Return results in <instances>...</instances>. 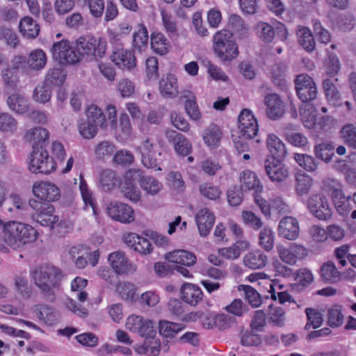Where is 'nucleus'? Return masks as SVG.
Here are the masks:
<instances>
[{"label": "nucleus", "mask_w": 356, "mask_h": 356, "mask_svg": "<svg viewBox=\"0 0 356 356\" xmlns=\"http://www.w3.org/2000/svg\"><path fill=\"white\" fill-rule=\"evenodd\" d=\"M36 238L37 232L32 226L19 221H8L3 226V241L5 245H0V251L9 252V248L13 250H21L26 244L35 241Z\"/></svg>", "instance_id": "nucleus-1"}, {"label": "nucleus", "mask_w": 356, "mask_h": 356, "mask_svg": "<svg viewBox=\"0 0 356 356\" xmlns=\"http://www.w3.org/2000/svg\"><path fill=\"white\" fill-rule=\"evenodd\" d=\"M31 277L43 298L54 302L63 277L62 271L56 266L44 264L31 270Z\"/></svg>", "instance_id": "nucleus-2"}, {"label": "nucleus", "mask_w": 356, "mask_h": 356, "mask_svg": "<svg viewBox=\"0 0 356 356\" xmlns=\"http://www.w3.org/2000/svg\"><path fill=\"white\" fill-rule=\"evenodd\" d=\"M213 49L217 56L223 61L232 60L238 55V45L233 33L227 29H222L214 34Z\"/></svg>", "instance_id": "nucleus-3"}, {"label": "nucleus", "mask_w": 356, "mask_h": 356, "mask_svg": "<svg viewBox=\"0 0 356 356\" xmlns=\"http://www.w3.org/2000/svg\"><path fill=\"white\" fill-rule=\"evenodd\" d=\"M29 169L32 173L49 174L56 168V163L45 147L33 145L29 157Z\"/></svg>", "instance_id": "nucleus-4"}, {"label": "nucleus", "mask_w": 356, "mask_h": 356, "mask_svg": "<svg viewBox=\"0 0 356 356\" xmlns=\"http://www.w3.org/2000/svg\"><path fill=\"white\" fill-rule=\"evenodd\" d=\"M29 205L35 211L31 218L42 226L54 227L58 221V216L54 214V207L49 203L42 202L36 200H30Z\"/></svg>", "instance_id": "nucleus-5"}, {"label": "nucleus", "mask_w": 356, "mask_h": 356, "mask_svg": "<svg viewBox=\"0 0 356 356\" xmlns=\"http://www.w3.org/2000/svg\"><path fill=\"white\" fill-rule=\"evenodd\" d=\"M77 48L81 51V54H86L97 60L102 58L106 53V42L102 38H95L92 35L80 37L76 40Z\"/></svg>", "instance_id": "nucleus-6"}, {"label": "nucleus", "mask_w": 356, "mask_h": 356, "mask_svg": "<svg viewBox=\"0 0 356 356\" xmlns=\"http://www.w3.org/2000/svg\"><path fill=\"white\" fill-rule=\"evenodd\" d=\"M50 51L53 59L60 64H74L81 60L80 54L72 49L67 40L55 42Z\"/></svg>", "instance_id": "nucleus-7"}, {"label": "nucleus", "mask_w": 356, "mask_h": 356, "mask_svg": "<svg viewBox=\"0 0 356 356\" xmlns=\"http://www.w3.org/2000/svg\"><path fill=\"white\" fill-rule=\"evenodd\" d=\"M126 328L145 339H153L156 334L155 323L140 316L131 315L126 322Z\"/></svg>", "instance_id": "nucleus-8"}, {"label": "nucleus", "mask_w": 356, "mask_h": 356, "mask_svg": "<svg viewBox=\"0 0 356 356\" xmlns=\"http://www.w3.org/2000/svg\"><path fill=\"white\" fill-rule=\"evenodd\" d=\"M140 177V170L131 169L128 170L120 185L121 192L123 195L130 201L136 202L140 198V191L136 186L138 179Z\"/></svg>", "instance_id": "nucleus-9"}, {"label": "nucleus", "mask_w": 356, "mask_h": 356, "mask_svg": "<svg viewBox=\"0 0 356 356\" xmlns=\"http://www.w3.org/2000/svg\"><path fill=\"white\" fill-rule=\"evenodd\" d=\"M108 215L113 220L129 224L135 220V212L131 207L120 202H111L106 207Z\"/></svg>", "instance_id": "nucleus-10"}, {"label": "nucleus", "mask_w": 356, "mask_h": 356, "mask_svg": "<svg viewBox=\"0 0 356 356\" xmlns=\"http://www.w3.org/2000/svg\"><path fill=\"white\" fill-rule=\"evenodd\" d=\"M282 159L266 158L264 161L266 175L273 182H281L289 177V169L282 162Z\"/></svg>", "instance_id": "nucleus-11"}, {"label": "nucleus", "mask_w": 356, "mask_h": 356, "mask_svg": "<svg viewBox=\"0 0 356 356\" xmlns=\"http://www.w3.org/2000/svg\"><path fill=\"white\" fill-rule=\"evenodd\" d=\"M297 95L302 102L300 106V115L304 125L310 129L312 127V86L296 88Z\"/></svg>", "instance_id": "nucleus-12"}, {"label": "nucleus", "mask_w": 356, "mask_h": 356, "mask_svg": "<svg viewBox=\"0 0 356 356\" xmlns=\"http://www.w3.org/2000/svg\"><path fill=\"white\" fill-rule=\"evenodd\" d=\"M266 115L273 120H278L285 113L284 103L276 93L267 94L264 97Z\"/></svg>", "instance_id": "nucleus-13"}, {"label": "nucleus", "mask_w": 356, "mask_h": 356, "mask_svg": "<svg viewBox=\"0 0 356 356\" xmlns=\"http://www.w3.org/2000/svg\"><path fill=\"white\" fill-rule=\"evenodd\" d=\"M33 193L35 197L49 203L58 199L60 190L54 184L49 182L35 183L32 187Z\"/></svg>", "instance_id": "nucleus-14"}, {"label": "nucleus", "mask_w": 356, "mask_h": 356, "mask_svg": "<svg viewBox=\"0 0 356 356\" xmlns=\"http://www.w3.org/2000/svg\"><path fill=\"white\" fill-rule=\"evenodd\" d=\"M165 136L168 140L173 144L174 149L179 155L186 156L191 153L192 145L183 134L175 130H168L165 133Z\"/></svg>", "instance_id": "nucleus-15"}, {"label": "nucleus", "mask_w": 356, "mask_h": 356, "mask_svg": "<svg viewBox=\"0 0 356 356\" xmlns=\"http://www.w3.org/2000/svg\"><path fill=\"white\" fill-rule=\"evenodd\" d=\"M124 242L129 247L140 254H149L153 250L152 245L148 239L135 233H129L125 235Z\"/></svg>", "instance_id": "nucleus-16"}, {"label": "nucleus", "mask_w": 356, "mask_h": 356, "mask_svg": "<svg viewBox=\"0 0 356 356\" xmlns=\"http://www.w3.org/2000/svg\"><path fill=\"white\" fill-rule=\"evenodd\" d=\"M111 60L122 68L129 70L134 68L136 65L134 53L122 47H115L111 56Z\"/></svg>", "instance_id": "nucleus-17"}, {"label": "nucleus", "mask_w": 356, "mask_h": 356, "mask_svg": "<svg viewBox=\"0 0 356 356\" xmlns=\"http://www.w3.org/2000/svg\"><path fill=\"white\" fill-rule=\"evenodd\" d=\"M195 222L200 235L205 237L210 233L214 225L215 216L209 209L203 208L197 213Z\"/></svg>", "instance_id": "nucleus-18"}, {"label": "nucleus", "mask_w": 356, "mask_h": 356, "mask_svg": "<svg viewBox=\"0 0 356 356\" xmlns=\"http://www.w3.org/2000/svg\"><path fill=\"white\" fill-rule=\"evenodd\" d=\"M297 128L293 123H285L281 127V130L288 143L295 147H305L308 143V140L302 134L297 132Z\"/></svg>", "instance_id": "nucleus-19"}, {"label": "nucleus", "mask_w": 356, "mask_h": 356, "mask_svg": "<svg viewBox=\"0 0 356 356\" xmlns=\"http://www.w3.org/2000/svg\"><path fill=\"white\" fill-rule=\"evenodd\" d=\"M279 235L288 240H295L299 236V225L297 220L292 216L283 218L278 226Z\"/></svg>", "instance_id": "nucleus-20"}, {"label": "nucleus", "mask_w": 356, "mask_h": 356, "mask_svg": "<svg viewBox=\"0 0 356 356\" xmlns=\"http://www.w3.org/2000/svg\"><path fill=\"white\" fill-rule=\"evenodd\" d=\"M159 91L164 98H175L179 93L177 79L174 74L163 75L159 81Z\"/></svg>", "instance_id": "nucleus-21"}, {"label": "nucleus", "mask_w": 356, "mask_h": 356, "mask_svg": "<svg viewBox=\"0 0 356 356\" xmlns=\"http://www.w3.org/2000/svg\"><path fill=\"white\" fill-rule=\"evenodd\" d=\"M165 258L173 265L193 266L196 263V256L184 250H176L165 254Z\"/></svg>", "instance_id": "nucleus-22"}, {"label": "nucleus", "mask_w": 356, "mask_h": 356, "mask_svg": "<svg viewBox=\"0 0 356 356\" xmlns=\"http://www.w3.org/2000/svg\"><path fill=\"white\" fill-rule=\"evenodd\" d=\"M288 67L284 62H277L271 66L270 79L273 84L281 90L288 88L286 72Z\"/></svg>", "instance_id": "nucleus-23"}, {"label": "nucleus", "mask_w": 356, "mask_h": 356, "mask_svg": "<svg viewBox=\"0 0 356 356\" xmlns=\"http://www.w3.org/2000/svg\"><path fill=\"white\" fill-rule=\"evenodd\" d=\"M321 280L327 284H337L342 280V273L339 271L334 263L328 261L322 264L320 268Z\"/></svg>", "instance_id": "nucleus-24"}, {"label": "nucleus", "mask_w": 356, "mask_h": 356, "mask_svg": "<svg viewBox=\"0 0 356 356\" xmlns=\"http://www.w3.org/2000/svg\"><path fill=\"white\" fill-rule=\"evenodd\" d=\"M266 146L270 154L266 158L283 159L287 154L285 145L274 134H270L268 135Z\"/></svg>", "instance_id": "nucleus-25"}, {"label": "nucleus", "mask_w": 356, "mask_h": 356, "mask_svg": "<svg viewBox=\"0 0 356 356\" xmlns=\"http://www.w3.org/2000/svg\"><path fill=\"white\" fill-rule=\"evenodd\" d=\"M240 181L241 185L239 187L243 191L254 190L255 193H260L263 191V186L257 175L251 170H244L241 174Z\"/></svg>", "instance_id": "nucleus-26"}, {"label": "nucleus", "mask_w": 356, "mask_h": 356, "mask_svg": "<svg viewBox=\"0 0 356 356\" xmlns=\"http://www.w3.org/2000/svg\"><path fill=\"white\" fill-rule=\"evenodd\" d=\"M49 137L48 130L40 127L30 129L24 135V139L29 143H33V146L42 145L44 147L48 143Z\"/></svg>", "instance_id": "nucleus-27"}, {"label": "nucleus", "mask_w": 356, "mask_h": 356, "mask_svg": "<svg viewBox=\"0 0 356 356\" xmlns=\"http://www.w3.org/2000/svg\"><path fill=\"white\" fill-rule=\"evenodd\" d=\"M202 291L196 285L185 284L181 289V298L186 303L195 306L202 299Z\"/></svg>", "instance_id": "nucleus-28"}, {"label": "nucleus", "mask_w": 356, "mask_h": 356, "mask_svg": "<svg viewBox=\"0 0 356 356\" xmlns=\"http://www.w3.org/2000/svg\"><path fill=\"white\" fill-rule=\"evenodd\" d=\"M20 33L28 39L35 38L40 33V26L32 17L26 16L19 24Z\"/></svg>", "instance_id": "nucleus-29"}, {"label": "nucleus", "mask_w": 356, "mask_h": 356, "mask_svg": "<svg viewBox=\"0 0 356 356\" xmlns=\"http://www.w3.org/2000/svg\"><path fill=\"white\" fill-rule=\"evenodd\" d=\"M243 263L250 269H260L266 266L267 256L260 250L250 252L243 257Z\"/></svg>", "instance_id": "nucleus-30"}, {"label": "nucleus", "mask_w": 356, "mask_h": 356, "mask_svg": "<svg viewBox=\"0 0 356 356\" xmlns=\"http://www.w3.org/2000/svg\"><path fill=\"white\" fill-rule=\"evenodd\" d=\"M108 261L112 268L118 274L126 273L130 270L131 265L123 252H115L110 254Z\"/></svg>", "instance_id": "nucleus-31"}, {"label": "nucleus", "mask_w": 356, "mask_h": 356, "mask_svg": "<svg viewBox=\"0 0 356 356\" xmlns=\"http://www.w3.org/2000/svg\"><path fill=\"white\" fill-rule=\"evenodd\" d=\"M222 138V132L216 124H210L203 133L204 143L211 148L219 146Z\"/></svg>", "instance_id": "nucleus-32"}, {"label": "nucleus", "mask_w": 356, "mask_h": 356, "mask_svg": "<svg viewBox=\"0 0 356 356\" xmlns=\"http://www.w3.org/2000/svg\"><path fill=\"white\" fill-rule=\"evenodd\" d=\"M141 188L147 194L151 195H156L163 187L162 184L155 177L152 176H144L140 172V177L138 179Z\"/></svg>", "instance_id": "nucleus-33"}, {"label": "nucleus", "mask_w": 356, "mask_h": 356, "mask_svg": "<svg viewBox=\"0 0 356 356\" xmlns=\"http://www.w3.org/2000/svg\"><path fill=\"white\" fill-rule=\"evenodd\" d=\"M66 76V72L61 68H50L46 73L44 83L49 87L60 86L64 83Z\"/></svg>", "instance_id": "nucleus-34"}, {"label": "nucleus", "mask_w": 356, "mask_h": 356, "mask_svg": "<svg viewBox=\"0 0 356 356\" xmlns=\"http://www.w3.org/2000/svg\"><path fill=\"white\" fill-rule=\"evenodd\" d=\"M28 60V68L29 70H40L47 64V56L42 49H35L29 54Z\"/></svg>", "instance_id": "nucleus-35"}, {"label": "nucleus", "mask_w": 356, "mask_h": 356, "mask_svg": "<svg viewBox=\"0 0 356 356\" xmlns=\"http://www.w3.org/2000/svg\"><path fill=\"white\" fill-rule=\"evenodd\" d=\"M151 47L156 53L164 55L170 47V42L160 32H153L151 35Z\"/></svg>", "instance_id": "nucleus-36"}, {"label": "nucleus", "mask_w": 356, "mask_h": 356, "mask_svg": "<svg viewBox=\"0 0 356 356\" xmlns=\"http://www.w3.org/2000/svg\"><path fill=\"white\" fill-rule=\"evenodd\" d=\"M334 145L332 142H323L315 146L314 152L317 159L327 163L334 156Z\"/></svg>", "instance_id": "nucleus-37"}, {"label": "nucleus", "mask_w": 356, "mask_h": 356, "mask_svg": "<svg viewBox=\"0 0 356 356\" xmlns=\"http://www.w3.org/2000/svg\"><path fill=\"white\" fill-rule=\"evenodd\" d=\"M319 199V202L313 205V215L321 220H327L332 216V211L329 207L328 202L325 197H316Z\"/></svg>", "instance_id": "nucleus-38"}, {"label": "nucleus", "mask_w": 356, "mask_h": 356, "mask_svg": "<svg viewBox=\"0 0 356 356\" xmlns=\"http://www.w3.org/2000/svg\"><path fill=\"white\" fill-rule=\"evenodd\" d=\"M37 316L45 323L52 325L58 321V314L49 306L39 305L36 306Z\"/></svg>", "instance_id": "nucleus-39"}, {"label": "nucleus", "mask_w": 356, "mask_h": 356, "mask_svg": "<svg viewBox=\"0 0 356 356\" xmlns=\"http://www.w3.org/2000/svg\"><path fill=\"white\" fill-rule=\"evenodd\" d=\"M184 328V325L183 324L161 321L159 322V332L164 337L172 338Z\"/></svg>", "instance_id": "nucleus-40"}, {"label": "nucleus", "mask_w": 356, "mask_h": 356, "mask_svg": "<svg viewBox=\"0 0 356 356\" xmlns=\"http://www.w3.org/2000/svg\"><path fill=\"white\" fill-rule=\"evenodd\" d=\"M338 81V79H325L323 81V87L327 99L333 104H335L340 98V95L337 90L334 82Z\"/></svg>", "instance_id": "nucleus-41"}, {"label": "nucleus", "mask_w": 356, "mask_h": 356, "mask_svg": "<svg viewBox=\"0 0 356 356\" xmlns=\"http://www.w3.org/2000/svg\"><path fill=\"white\" fill-rule=\"evenodd\" d=\"M118 181L115 172L112 170H104L100 174L99 185L102 190L105 192L112 190Z\"/></svg>", "instance_id": "nucleus-42"}, {"label": "nucleus", "mask_w": 356, "mask_h": 356, "mask_svg": "<svg viewBox=\"0 0 356 356\" xmlns=\"http://www.w3.org/2000/svg\"><path fill=\"white\" fill-rule=\"evenodd\" d=\"M186 99L185 102V110L188 115L193 120H198L201 118V113L197 104L194 95L191 92H187L184 95Z\"/></svg>", "instance_id": "nucleus-43"}, {"label": "nucleus", "mask_w": 356, "mask_h": 356, "mask_svg": "<svg viewBox=\"0 0 356 356\" xmlns=\"http://www.w3.org/2000/svg\"><path fill=\"white\" fill-rule=\"evenodd\" d=\"M87 120L95 124L96 126L104 127L106 126V118L103 111L96 105H90L86 111Z\"/></svg>", "instance_id": "nucleus-44"}, {"label": "nucleus", "mask_w": 356, "mask_h": 356, "mask_svg": "<svg viewBox=\"0 0 356 356\" xmlns=\"http://www.w3.org/2000/svg\"><path fill=\"white\" fill-rule=\"evenodd\" d=\"M7 104L9 108L17 113H24L28 109L26 99L22 95L13 94L8 97Z\"/></svg>", "instance_id": "nucleus-45"}, {"label": "nucleus", "mask_w": 356, "mask_h": 356, "mask_svg": "<svg viewBox=\"0 0 356 356\" xmlns=\"http://www.w3.org/2000/svg\"><path fill=\"white\" fill-rule=\"evenodd\" d=\"M9 200L13 206L8 209L9 212L16 213L20 216L27 213L29 207L19 195L12 193L10 195Z\"/></svg>", "instance_id": "nucleus-46"}, {"label": "nucleus", "mask_w": 356, "mask_h": 356, "mask_svg": "<svg viewBox=\"0 0 356 356\" xmlns=\"http://www.w3.org/2000/svg\"><path fill=\"white\" fill-rule=\"evenodd\" d=\"M299 44L308 52L312 51V32L308 27L298 26L297 31Z\"/></svg>", "instance_id": "nucleus-47"}, {"label": "nucleus", "mask_w": 356, "mask_h": 356, "mask_svg": "<svg viewBox=\"0 0 356 356\" xmlns=\"http://www.w3.org/2000/svg\"><path fill=\"white\" fill-rule=\"evenodd\" d=\"M116 291L126 300L133 301L136 296L135 286L129 282H120L116 286Z\"/></svg>", "instance_id": "nucleus-48"}, {"label": "nucleus", "mask_w": 356, "mask_h": 356, "mask_svg": "<svg viewBox=\"0 0 356 356\" xmlns=\"http://www.w3.org/2000/svg\"><path fill=\"white\" fill-rule=\"evenodd\" d=\"M51 97V87L44 83L35 87L33 91V99L39 103L44 104L49 102Z\"/></svg>", "instance_id": "nucleus-49"}, {"label": "nucleus", "mask_w": 356, "mask_h": 356, "mask_svg": "<svg viewBox=\"0 0 356 356\" xmlns=\"http://www.w3.org/2000/svg\"><path fill=\"white\" fill-rule=\"evenodd\" d=\"M341 135L346 145L356 149V127L353 124L344 125L341 129Z\"/></svg>", "instance_id": "nucleus-50"}, {"label": "nucleus", "mask_w": 356, "mask_h": 356, "mask_svg": "<svg viewBox=\"0 0 356 356\" xmlns=\"http://www.w3.org/2000/svg\"><path fill=\"white\" fill-rule=\"evenodd\" d=\"M316 39L321 43L326 44L330 41L331 35L330 32L325 29L319 22L316 21L313 24V40ZM315 49L313 43V51Z\"/></svg>", "instance_id": "nucleus-51"}, {"label": "nucleus", "mask_w": 356, "mask_h": 356, "mask_svg": "<svg viewBox=\"0 0 356 356\" xmlns=\"http://www.w3.org/2000/svg\"><path fill=\"white\" fill-rule=\"evenodd\" d=\"M324 67L327 75L332 77L335 76L340 69V63L337 56L332 53H328L327 57L324 61Z\"/></svg>", "instance_id": "nucleus-52"}, {"label": "nucleus", "mask_w": 356, "mask_h": 356, "mask_svg": "<svg viewBox=\"0 0 356 356\" xmlns=\"http://www.w3.org/2000/svg\"><path fill=\"white\" fill-rule=\"evenodd\" d=\"M79 134L86 139L93 138L97 134L98 127L94 122L83 120L79 126Z\"/></svg>", "instance_id": "nucleus-53"}, {"label": "nucleus", "mask_w": 356, "mask_h": 356, "mask_svg": "<svg viewBox=\"0 0 356 356\" xmlns=\"http://www.w3.org/2000/svg\"><path fill=\"white\" fill-rule=\"evenodd\" d=\"M259 244L266 251L272 250L274 245V236L270 227H264L259 233Z\"/></svg>", "instance_id": "nucleus-54"}, {"label": "nucleus", "mask_w": 356, "mask_h": 356, "mask_svg": "<svg viewBox=\"0 0 356 356\" xmlns=\"http://www.w3.org/2000/svg\"><path fill=\"white\" fill-rule=\"evenodd\" d=\"M200 192L204 197L211 200H218L222 193L220 188L216 186H213L209 183H204L200 186Z\"/></svg>", "instance_id": "nucleus-55"}, {"label": "nucleus", "mask_w": 356, "mask_h": 356, "mask_svg": "<svg viewBox=\"0 0 356 356\" xmlns=\"http://www.w3.org/2000/svg\"><path fill=\"white\" fill-rule=\"evenodd\" d=\"M241 287L243 288L244 291L245 299L248 301L249 304L252 307H258L261 305V296L253 287L247 285H240L239 289H241Z\"/></svg>", "instance_id": "nucleus-56"}, {"label": "nucleus", "mask_w": 356, "mask_h": 356, "mask_svg": "<svg viewBox=\"0 0 356 356\" xmlns=\"http://www.w3.org/2000/svg\"><path fill=\"white\" fill-rule=\"evenodd\" d=\"M148 42V31L143 25H140V28L137 32L133 35V46L135 48L140 49L145 47Z\"/></svg>", "instance_id": "nucleus-57"}, {"label": "nucleus", "mask_w": 356, "mask_h": 356, "mask_svg": "<svg viewBox=\"0 0 356 356\" xmlns=\"http://www.w3.org/2000/svg\"><path fill=\"white\" fill-rule=\"evenodd\" d=\"M115 151V146L109 141H102L96 146L95 153L98 159L110 157Z\"/></svg>", "instance_id": "nucleus-58"}, {"label": "nucleus", "mask_w": 356, "mask_h": 356, "mask_svg": "<svg viewBox=\"0 0 356 356\" xmlns=\"http://www.w3.org/2000/svg\"><path fill=\"white\" fill-rule=\"evenodd\" d=\"M17 122L10 114L2 113L0 114V130L6 132H13L17 129Z\"/></svg>", "instance_id": "nucleus-59"}, {"label": "nucleus", "mask_w": 356, "mask_h": 356, "mask_svg": "<svg viewBox=\"0 0 356 356\" xmlns=\"http://www.w3.org/2000/svg\"><path fill=\"white\" fill-rule=\"evenodd\" d=\"M227 201L232 207L238 206L243 200V190L238 186H233L227 192Z\"/></svg>", "instance_id": "nucleus-60"}, {"label": "nucleus", "mask_w": 356, "mask_h": 356, "mask_svg": "<svg viewBox=\"0 0 356 356\" xmlns=\"http://www.w3.org/2000/svg\"><path fill=\"white\" fill-rule=\"evenodd\" d=\"M343 316L339 307L331 308L328 311L327 323L332 327H337L343 324Z\"/></svg>", "instance_id": "nucleus-61"}, {"label": "nucleus", "mask_w": 356, "mask_h": 356, "mask_svg": "<svg viewBox=\"0 0 356 356\" xmlns=\"http://www.w3.org/2000/svg\"><path fill=\"white\" fill-rule=\"evenodd\" d=\"M241 345L247 347L258 346L261 343V339L259 334L246 331L240 335Z\"/></svg>", "instance_id": "nucleus-62"}, {"label": "nucleus", "mask_w": 356, "mask_h": 356, "mask_svg": "<svg viewBox=\"0 0 356 356\" xmlns=\"http://www.w3.org/2000/svg\"><path fill=\"white\" fill-rule=\"evenodd\" d=\"M0 34L6 40L8 45L16 47L19 42L17 33L11 29L2 27L0 29Z\"/></svg>", "instance_id": "nucleus-63"}, {"label": "nucleus", "mask_w": 356, "mask_h": 356, "mask_svg": "<svg viewBox=\"0 0 356 356\" xmlns=\"http://www.w3.org/2000/svg\"><path fill=\"white\" fill-rule=\"evenodd\" d=\"M242 218L246 225L255 230H258L262 227L261 220L252 211H243Z\"/></svg>", "instance_id": "nucleus-64"}]
</instances>
